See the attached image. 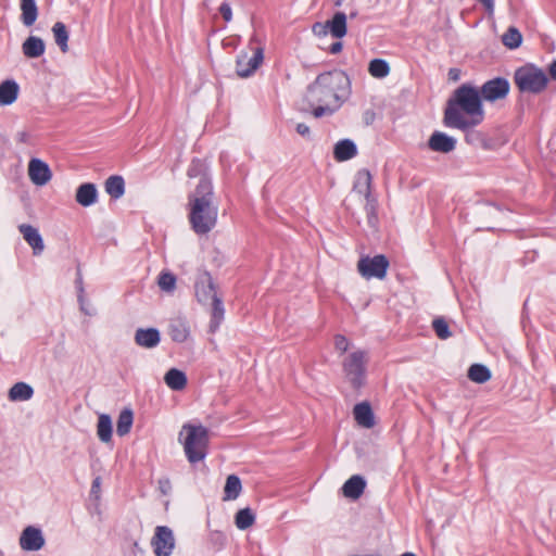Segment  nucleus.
Segmentation results:
<instances>
[{
    "instance_id": "nucleus-1",
    "label": "nucleus",
    "mask_w": 556,
    "mask_h": 556,
    "mask_svg": "<svg viewBox=\"0 0 556 556\" xmlns=\"http://www.w3.org/2000/svg\"><path fill=\"white\" fill-rule=\"evenodd\" d=\"M483 117L480 90L470 84H463L447 100L443 123L450 128L466 129L479 125Z\"/></svg>"
},
{
    "instance_id": "nucleus-2",
    "label": "nucleus",
    "mask_w": 556,
    "mask_h": 556,
    "mask_svg": "<svg viewBox=\"0 0 556 556\" xmlns=\"http://www.w3.org/2000/svg\"><path fill=\"white\" fill-rule=\"evenodd\" d=\"M188 219L197 235L208 233L217 223L218 207L214 203V190L211 178L199 180L195 189L188 195Z\"/></svg>"
},
{
    "instance_id": "nucleus-3",
    "label": "nucleus",
    "mask_w": 556,
    "mask_h": 556,
    "mask_svg": "<svg viewBox=\"0 0 556 556\" xmlns=\"http://www.w3.org/2000/svg\"><path fill=\"white\" fill-rule=\"evenodd\" d=\"M350 93V78L341 70L319 74L306 89L307 99L312 104L333 103L336 108H340Z\"/></svg>"
},
{
    "instance_id": "nucleus-4",
    "label": "nucleus",
    "mask_w": 556,
    "mask_h": 556,
    "mask_svg": "<svg viewBox=\"0 0 556 556\" xmlns=\"http://www.w3.org/2000/svg\"><path fill=\"white\" fill-rule=\"evenodd\" d=\"M184 431L187 433L184 440V450L187 459L191 464H197L203 460L207 454L208 430L203 426L187 424L182 427L180 435Z\"/></svg>"
},
{
    "instance_id": "nucleus-5",
    "label": "nucleus",
    "mask_w": 556,
    "mask_h": 556,
    "mask_svg": "<svg viewBox=\"0 0 556 556\" xmlns=\"http://www.w3.org/2000/svg\"><path fill=\"white\" fill-rule=\"evenodd\" d=\"M514 81L521 92L538 94L546 89L548 77L534 65H525L515 71Z\"/></svg>"
},
{
    "instance_id": "nucleus-6",
    "label": "nucleus",
    "mask_w": 556,
    "mask_h": 556,
    "mask_svg": "<svg viewBox=\"0 0 556 556\" xmlns=\"http://www.w3.org/2000/svg\"><path fill=\"white\" fill-rule=\"evenodd\" d=\"M367 363V352L362 350L352 352L342 362L344 375L356 390L365 384Z\"/></svg>"
},
{
    "instance_id": "nucleus-7",
    "label": "nucleus",
    "mask_w": 556,
    "mask_h": 556,
    "mask_svg": "<svg viewBox=\"0 0 556 556\" xmlns=\"http://www.w3.org/2000/svg\"><path fill=\"white\" fill-rule=\"evenodd\" d=\"M389 260L383 254L370 256H363L357 263L359 274L366 278L383 279L389 268Z\"/></svg>"
},
{
    "instance_id": "nucleus-8",
    "label": "nucleus",
    "mask_w": 556,
    "mask_h": 556,
    "mask_svg": "<svg viewBox=\"0 0 556 556\" xmlns=\"http://www.w3.org/2000/svg\"><path fill=\"white\" fill-rule=\"evenodd\" d=\"M151 546L155 556H170L176 546L174 531L167 526L155 527Z\"/></svg>"
},
{
    "instance_id": "nucleus-9",
    "label": "nucleus",
    "mask_w": 556,
    "mask_h": 556,
    "mask_svg": "<svg viewBox=\"0 0 556 556\" xmlns=\"http://www.w3.org/2000/svg\"><path fill=\"white\" fill-rule=\"evenodd\" d=\"M482 100L495 102L505 99L510 90V84L505 77H494L486 80L479 89Z\"/></svg>"
},
{
    "instance_id": "nucleus-10",
    "label": "nucleus",
    "mask_w": 556,
    "mask_h": 556,
    "mask_svg": "<svg viewBox=\"0 0 556 556\" xmlns=\"http://www.w3.org/2000/svg\"><path fill=\"white\" fill-rule=\"evenodd\" d=\"M371 181L372 177L368 169H361L357 172L353 190L359 194H363L367 200L366 211L368 214L369 222L375 217V205L374 198L371 197Z\"/></svg>"
},
{
    "instance_id": "nucleus-11",
    "label": "nucleus",
    "mask_w": 556,
    "mask_h": 556,
    "mask_svg": "<svg viewBox=\"0 0 556 556\" xmlns=\"http://www.w3.org/2000/svg\"><path fill=\"white\" fill-rule=\"evenodd\" d=\"M263 59L264 53L262 48H256L251 56L245 52L240 53L236 62L237 75L243 78L251 76L262 64Z\"/></svg>"
},
{
    "instance_id": "nucleus-12",
    "label": "nucleus",
    "mask_w": 556,
    "mask_h": 556,
    "mask_svg": "<svg viewBox=\"0 0 556 556\" xmlns=\"http://www.w3.org/2000/svg\"><path fill=\"white\" fill-rule=\"evenodd\" d=\"M194 292L197 300L203 305H207L213 302L214 298H219L217 295L213 278L208 271L202 273L197 278Z\"/></svg>"
},
{
    "instance_id": "nucleus-13",
    "label": "nucleus",
    "mask_w": 556,
    "mask_h": 556,
    "mask_svg": "<svg viewBox=\"0 0 556 556\" xmlns=\"http://www.w3.org/2000/svg\"><path fill=\"white\" fill-rule=\"evenodd\" d=\"M45 545V538L39 528L28 526L20 536V546L24 551L36 552Z\"/></svg>"
},
{
    "instance_id": "nucleus-14",
    "label": "nucleus",
    "mask_w": 556,
    "mask_h": 556,
    "mask_svg": "<svg viewBox=\"0 0 556 556\" xmlns=\"http://www.w3.org/2000/svg\"><path fill=\"white\" fill-rule=\"evenodd\" d=\"M28 176L36 186H45L50 181L52 173L46 162L31 159L28 164Z\"/></svg>"
},
{
    "instance_id": "nucleus-15",
    "label": "nucleus",
    "mask_w": 556,
    "mask_h": 556,
    "mask_svg": "<svg viewBox=\"0 0 556 556\" xmlns=\"http://www.w3.org/2000/svg\"><path fill=\"white\" fill-rule=\"evenodd\" d=\"M428 147L434 152L450 153L456 148V139L437 130L430 136Z\"/></svg>"
},
{
    "instance_id": "nucleus-16",
    "label": "nucleus",
    "mask_w": 556,
    "mask_h": 556,
    "mask_svg": "<svg viewBox=\"0 0 556 556\" xmlns=\"http://www.w3.org/2000/svg\"><path fill=\"white\" fill-rule=\"evenodd\" d=\"M18 231L23 236L24 240L31 247L34 255H39L45 250V243L39 230L29 225L21 224Z\"/></svg>"
},
{
    "instance_id": "nucleus-17",
    "label": "nucleus",
    "mask_w": 556,
    "mask_h": 556,
    "mask_svg": "<svg viewBox=\"0 0 556 556\" xmlns=\"http://www.w3.org/2000/svg\"><path fill=\"white\" fill-rule=\"evenodd\" d=\"M135 343L144 349L156 348L161 342V333L156 328H138L135 332Z\"/></svg>"
},
{
    "instance_id": "nucleus-18",
    "label": "nucleus",
    "mask_w": 556,
    "mask_h": 556,
    "mask_svg": "<svg viewBox=\"0 0 556 556\" xmlns=\"http://www.w3.org/2000/svg\"><path fill=\"white\" fill-rule=\"evenodd\" d=\"M75 199L78 204L85 207L94 204L98 199L96 185L91 182L81 184L76 190Z\"/></svg>"
},
{
    "instance_id": "nucleus-19",
    "label": "nucleus",
    "mask_w": 556,
    "mask_h": 556,
    "mask_svg": "<svg viewBox=\"0 0 556 556\" xmlns=\"http://www.w3.org/2000/svg\"><path fill=\"white\" fill-rule=\"evenodd\" d=\"M357 155V147L351 139H342L334 144L333 157L338 162H344Z\"/></svg>"
},
{
    "instance_id": "nucleus-20",
    "label": "nucleus",
    "mask_w": 556,
    "mask_h": 556,
    "mask_svg": "<svg viewBox=\"0 0 556 556\" xmlns=\"http://www.w3.org/2000/svg\"><path fill=\"white\" fill-rule=\"evenodd\" d=\"M366 481L362 476L355 475L345 481L342 492L345 497L357 500L364 493Z\"/></svg>"
},
{
    "instance_id": "nucleus-21",
    "label": "nucleus",
    "mask_w": 556,
    "mask_h": 556,
    "mask_svg": "<svg viewBox=\"0 0 556 556\" xmlns=\"http://www.w3.org/2000/svg\"><path fill=\"white\" fill-rule=\"evenodd\" d=\"M46 51L45 41L37 36H29L22 45V52L28 59H37Z\"/></svg>"
},
{
    "instance_id": "nucleus-22",
    "label": "nucleus",
    "mask_w": 556,
    "mask_h": 556,
    "mask_svg": "<svg viewBox=\"0 0 556 556\" xmlns=\"http://www.w3.org/2000/svg\"><path fill=\"white\" fill-rule=\"evenodd\" d=\"M354 418L358 425L365 428H371L375 425V417L372 409L367 402L358 403L353 409Z\"/></svg>"
},
{
    "instance_id": "nucleus-23",
    "label": "nucleus",
    "mask_w": 556,
    "mask_h": 556,
    "mask_svg": "<svg viewBox=\"0 0 556 556\" xmlns=\"http://www.w3.org/2000/svg\"><path fill=\"white\" fill-rule=\"evenodd\" d=\"M329 33L340 39L346 35V15L344 12H336L331 20L327 21Z\"/></svg>"
},
{
    "instance_id": "nucleus-24",
    "label": "nucleus",
    "mask_w": 556,
    "mask_h": 556,
    "mask_svg": "<svg viewBox=\"0 0 556 556\" xmlns=\"http://www.w3.org/2000/svg\"><path fill=\"white\" fill-rule=\"evenodd\" d=\"M20 87L14 80H4L0 84V105L12 104L18 96Z\"/></svg>"
},
{
    "instance_id": "nucleus-25",
    "label": "nucleus",
    "mask_w": 556,
    "mask_h": 556,
    "mask_svg": "<svg viewBox=\"0 0 556 556\" xmlns=\"http://www.w3.org/2000/svg\"><path fill=\"white\" fill-rule=\"evenodd\" d=\"M211 305V321H210V332L214 333L219 328L224 315L225 308L222 298H214V301L210 303Z\"/></svg>"
},
{
    "instance_id": "nucleus-26",
    "label": "nucleus",
    "mask_w": 556,
    "mask_h": 556,
    "mask_svg": "<svg viewBox=\"0 0 556 556\" xmlns=\"http://www.w3.org/2000/svg\"><path fill=\"white\" fill-rule=\"evenodd\" d=\"M21 22L26 27L35 24L38 17V8L35 0H21Z\"/></svg>"
},
{
    "instance_id": "nucleus-27",
    "label": "nucleus",
    "mask_w": 556,
    "mask_h": 556,
    "mask_svg": "<svg viewBox=\"0 0 556 556\" xmlns=\"http://www.w3.org/2000/svg\"><path fill=\"white\" fill-rule=\"evenodd\" d=\"M164 381L174 391H180L187 386V376L177 368H170L164 376Z\"/></svg>"
},
{
    "instance_id": "nucleus-28",
    "label": "nucleus",
    "mask_w": 556,
    "mask_h": 556,
    "mask_svg": "<svg viewBox=\"0 0 556 556\" xmlns=\"http://www.w3.org/2000/svg\"><path fill=\"white\" fill-rule=\"evenodd\" d=\"M34 389L26 382H16L9 390V400L22 402L31 399Z\"/></svg>"
},
{
    "instance_id": "nucleus-29",
    "label": "nucleus",
    "mask_w": 556,
    "mask_h": 556,
    "mask_svg": "<svg viewBox=\"0 0 556 556\" xmlns=\"http://www.w3.org/2000/svg\"><path fill=\"white\" fill-rule=\"evenodd\" d=\"M473 128L475 127L462 129L463 131H465V141L468 144L473 146L476 148L489 150L491 148V144L486 136L481 131L475 130Z\"/></svg>"
},
{
    "instance_id": "nucleus-30",
    "label": "nucleus",
    "mask_w": 556,
    "mask_h": 556,
    "mask_svg": "<svg viewBox=\"0 0 556 556\" xmlns=\"http://www.w3.org/2000/svg\"><path fill=\"white\" fill-rule=\"evenodd\" d=\"M112 419L108 414H101L97 424V435L103 443H109L112 440Z\"/></svg>"
},
{
    "instance_id": "nucleus-31",
    "label": "nucleus",
    "mask_w": 556,
    "mask_h": 556,
    "mask_svg": "<svg viewBox=\"0 0 556 556\" xmlns=\"http://www.w3.org/2000/svg\"><path fill=\"white\" fill-rule=\"evenodd\" d=\"M52 34L54 37V41L58 45V47L60 48V50L63 53L67 52L68 51L70 33L67 30L66 25L62 22L54 23V25L52 26Z\"/></svg>"
},
{
    "instance_id": "nucleus-32",
    "label": "nucleus",
    "mask_w": 556,
    "mask_h": 556,
    "mask_svg": "<svg viewBox=\"0 0 556 556\" xmlns=\"http://www.w3.org/2000/svg\"><path fill=\"white\" fill-rule=\"evenodd\" d=\"M242 490L241 480L236 475H230L226 479V484L224 488V501H232L236 500Z\"/></svg>"
},
{
    "instance_id": "nucleus-33",
    "label": "nucleus",
    "mask_w": 556,
    "mask_h": 556,
    "mask_svg": "<svg viewBox=\"0 0 556 556\" xmlns=\"http://www.w3.org/2000/svg\"><path fill=\"white\" fill-rule=\"evenodd\" d=\"M105 191L113 199H119L125 193V181L122 176H110L105 181Z\"/></svg>"
},
{
    "instance_id": "nucleus-34",
    "label": "nucleus",
    "mask_w": 556,
    "mask_h": 556,
    "mask_svg": "<svg viewBox=\"0 0 556 556\" xmlns=\"http://www.w3.org/2000/svg\"><path fill=\"white\" fill-rule=\"evenodd\" d=\"M134 422V414L129 408H125L119 413L116 424V432L119 437L127 434Z\"/></svg>"
},
{
    "instance_id": "nucleus-35",
    "label": "nucleus",
    "mask_w": 556,
    "mask_h": 556,
    "mask_svg": "<svg viewBox=\"0 0 556 556\" xmlns=\"http://www.w3.org/2000/svg\"><path fill=\"white\" fill-rule=\"evenodd\" d=\"M468 378L477 383H484L491 378L490 369L482 364H473L469 367Z\"/></svg>"
},
{
    "instance_id": "nucleus-36",
    "label": "nucleus",
    "mask_w": 556,
    "mask_h": 556,
    "mask_svg": "<svg viewBox=\"0 0 556 556\" xmlns=\"http://www.w3.org/2000/svg\"><path fill=\"white\" fill-rule=\"evenodd\" d=\"M502 42L508 49H517L522 42V35L518 28L510 26L502 36Z\"/></svg>"
},
{
    "instance_id": "nucleus-37",
    "label": "nucleus",
    "mask_w": 556,
    "mask_h": 556,
    "mask_svg": "<svg viewBox=\"0 0 556 556\" xmlns=\"http://www.w3.org/2000/svg\"><path fill=\"white\" fill-rule=\"evenodd\" d=\"M254 521L255 515L249 507L238 510L235 516V523L240 530H247L254 523Z\"/></svg>"
},
{
    "instance_id": "nucleus-38",
    "label": "nucleus",
    "mask_w": 556,
    "mask_h": 556,
    "mask_svg": "<svg viewBox=\"0 0 556 556\" xmlns=\"http://www.w3.org/2000/svg\"><path fill=\"white\" fill-rule=\"evenodd\" d=\"M169 334L173 341L182 343L189 337V329L185 323L176 320L169 326Z\"/></svg>"
},
{
    "instance_id": "nucleus-39",
    "label": "nucleus",
    "mask_w": 556,
    "mask_h": 556,
    "mask_svg": "<svg viewBox=\"0 0 556 556\" xmlns=\"http://www.w3.org/2000/svg\"><path fill=\"white\" fill-rule=\"evenodd\" d=\"M368 72L376 78H383L390 73V66L386 60L374 59L369 63Z\"/></svg>"
},
{
    "instance_id": "nucleus-40",
    "label": "nucleus",
    "mask_w": 556,
    "mask_h": 556,
    "mask_svg": "<svg viewBox=\"0 0 556 556\" xmlns=\"http://www.w3.org/2000/svg\"><path fill=\"white\" fill-rule=\"evenodd\" d=\"M187 175L189 178L200 177V180L203 178H210L207 175V166L200 159H193L188 167Z\"/></svg>"
},
{
    "instance_id": "nucleus-41",
    "label": "nucleus",
    "mask_w": 556,
    "mask_h": 556,
    "mask_svg": "<svg viewBox=\"0 0 556 556\" xmlns=\"http://www.w3.org/2000/svg\"><path fill=\"white\" fill-rule=\"evenodd\" d=\"M159 287L165 292H172L176 287V276L169 271H162L157 280Z\"/></svg>"
},
{
    "instance_id": "nucleus-42",
    "label": "nucleus",
    "mask_w": 556,
    "mask_h": 556,
    "mask_svg": "<svg viewBox=\"0 0 556 556\" xmlns=\"http://www.w3.org/2000/svg\"><path fill=\"white\" fill-rule=\"evenodd\" d=\"M432 327L435 334L442 340H445L452 336L446 320L442 317L433 319Z\"/></svg>"
},
{
    "instance_id": "nucleus-43",
    "label": "nucleus",
    "mask_w": 556,
    "mask_h": 556,
    "mask_svg": "<svg viewBox=\"0 0 556 556\" xmlns=\"http://www.w3.org/2000/svg\"><path fill=\"white\" fill-rule=\"evenodd\" d=\"M318 105L313 110V115L316 118H320L325 115L333 114L339 108H336L333 103H317Z\"/></svg>"
},
{
    "instance_id": "nucleus-44",
    "label": "nucleus",
    "mask_w": 556,
    "mask_h": 556,
    "mask_svg": "<svg viewBox=\"0 0 556 556\" xmlns=\"http://www.w3.org/2000/svg\"><path fill=\"white\" fill-rule=\"evenodd\" d=\"M350 346V342L346 339V337L342 334H337L334 337V348L336 350L340 351L341 353H345Z\"/></svg>"
},
{
    "instance_id": "nucleus-45",
    "label": "nucleus",
    "mask_w": 556,
    "mask_h": 556,
    "mask_svg": "<svg viewBox=\"0 0 556 556\" xmlns=\"http://www.w3.org/2000/svg\"><path fill=\"white\" fill-rule=\"evenodd\" d=\"M312 31L316 36H326L329 33L328 23L316 22L312 26Z\"/></svg>"
},
{
    "instance_id": "nucleus-46",
    "label": "nucleus",
    "mask_w": 556,
    "mask_h": 556,
    "mask_svg": "<svg viewBox=\"0 0 556 556\" xmlns=\"http://www.w3.org/2000/svg\"><path fill=\"white\" fill-rule=\"evenodd\" d=\"M159 490L163 495H168L172 491V483L168 478H162L159 480Z\"/></svg>"
},
{
    "instance_id": "nucleus-47",
    "label": "nucleus",
    "mask_w": 556,
    "mask_h": 556,
    "mask_svg": "<svg viewBox=\"0 0 556 556\" xmlns=\"http://www.w3.org/2000/svg\"><path fill=\"white\" fill-rule=\"evenodd\" d=\"M219 12L226 22H230L232 18V11L227 2H223L219 7Z\"/></svg>"
},
{
    "instance_id": "nucleus-48",
    "label": "nucleus",
    "mask_w": 556,
    "mask_h": 556,
    "mask_svg": "<svg viewBox=\"0 0 556 556\" xmlns=\"http://www.w3.org/2000/svg\"><path fill=\"white\" fill-rule=\"evenodd\" d=\"M100 491H101V478L96 477L91 484L90 494L92 496H94L96 498H99Z\"/></svg>"
},
{
    "instance_id": "nucleus-49",
    "label": "nucleus",
    "mask_w": 556,
    "mask_h": 556,
    "mask_svg": "<svg viewBox=\"0 0 556 556\" xmlns=\"http://www.w3.org/2000/svg\"><path fill=\"white\" fill-rule=\"evenodd\" d=\"M296 132L304 137V138H311V129L309 127L304 123H299L295 127Z\"/></svg>"
},
{
    "instance_id": "nucleus-50",
    "label": "nucleus",
    "mask_w": 556,
    "mask_h": 556,
    "mask_svg": "<svg viewBox=\"0 0 556 556\" xmlns=\"http://www.w3.org/2000/svg\"><path fill=\"white\" fill-rule=\"evenodd\" d=\"M460 70L459 68H456V67H452L448 70V79L453 80V81H457L459 80L460 78Z\"/></svg>"
},
{
    "instance_id": "nucleus-51",
    "label": "nucleus",
    "mask_w": 556,
    "mask_h": 556,
    "mask_svg": "<svg viewBox=\"0 0 556 556\" xmlns=\"http://www.w3.org/2000/svg\"><path fill=\"white\" fill-rule=\"evenodd\" d=\"M486 10L489 14L494 12V0H478Z\"/></svg>"
},
{
    "instance_id": "nucleus-52",
    "label": "nucleus",
    "mask_w": 556,
    "mask_h": 556,
    "mask_svg": "<svg viewBox=\"0 0 556 556\" xmlns=\"http://www.w3.org/2000/svg\"><path fill=\"white\" fill-rule=\"evenodd\" d=\"M78 302L80 304V308L81 311L86 314V315H92L91 312H89L88 309H85V306H84V302H85V299H84V288L80 286L79 287V294H78Z\"/></svg>"
},
{
    "instance_id": "nucleus-53",
    "label": "nucleus",
    "mask_w": 556,
    "mask_h": 556,
    "mask_svg": "<svg viewBox=\"0 0 556 556\" xmlns=\"http://www.w3.org/2000/svg\"><path fill=\"white\" fill-rule=\"evenodd\" d=\"M343 48V45L341 41H336L333 42L330 47H329V52L331 54H337L339 53Z\"/></svg>"
},
{
    "instance_id": "nucleus-54",
    "label": "nucleus",
    "mask_w": 556,
    "mask_h": 556,
    "mask_svg": "<svg viewBox=\"0 0 556 556\" xmlns=\"http://www.w3.org/2000/svg\"><path fill=\"white\" fill-rule=\"evenodd\" d=\"M549 75L552 78L556 79V60L549 65Z\"/></svg>"
},
{
    "instance_id": "nucleus-55",
    "label": "nucleus",
    "mask_w": 556,
    "mask_h": 556,
    "mask_svg": "<svg viewBox=\"0 0 556 556\" xmlns=\"http://www.w3.org/2000/svg\"><path fill=\"white\" fill-rule=\"evenodd\" d=\"M27 137H28V136H27V134H26V132H24V131H22V132H20V134H18V140H20L21 142H26Z\"/></svg>"
},
{
    "instance_id": "nucleus-56",
    "label": "nucleus",
    "mask_w": 556,
    "mask_h": 556,
    "mask_svg": "<svg viewBox=\"0 0 556 556\" xmlns=\"http://www.w3.org/2000/svg\"><path fill=\"white\" fill-rule=\"evenodd\" d=\"M344 0H333L334 7H341Z\"/></svg>"
},
{
    "instance_id": "nucleus-57",
    "label": "nucleus",
    "mask_w": 556,
    "mask_h": 556,
    "mask_svg": "<svg viewBox=\"0 0 556 556\" xmlns=\"http://www.w3.org/2000/svg\"><path fill=\"white\" fill-rule=\"evenodd\" d=\"M401 556H416V555L414 553L406 552V553L402 554Z\"/></svg>"
},
{
    "instance_id": "nucleus-58",
    "label": "nucleus",
    "mask_w": 556,
    "mask_h": 556,
    "mask_svg": "<svg viewBox=\"0 0 556 556\" xmlns=\"http://www.w3.org/2000/svg\"><path fill=\"white\" fill-rule=\"evenodd\" d=\"M0 556H4V553L0 549Z\"/></svg>"
}]
</instances>
